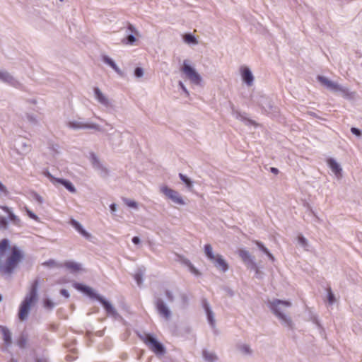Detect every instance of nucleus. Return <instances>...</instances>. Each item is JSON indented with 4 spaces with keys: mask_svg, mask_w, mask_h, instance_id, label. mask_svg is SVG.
Here are the masks:
<instances>
[{
    "mask_svg": "<svg viewBox=\"0 0 362 362\" xmlns=\"http://www.w3.org/2000/svg\"><path fill=\"white\" fill-rule=\"evenodd\" d=\"M23 257V251L16 245H11L8 239L0 241V273L11 275Z\"/></svg>",
    "mask_w": 362,
    "mask_h": 362,
    "instance_id": "nucleus-1",
    "label": "nucleus"
},
{
    "mask_svg": "<svg viewBox=\"0 0 362 362\" xmlns=\"http://www.w3.org/2000/svg\"><path fill=\"white\" fill-rule=\"evenodd\" d=\"M37 286L38 281L35 280L31 286L29 293L25 296L20 306L18 317L21 321H23L27 318L31 306L36 300Z\"/></svg>",
    "mask_w": 362,
    "mask_h": 362,
    "instance_id": "nucleus-2",
    "label": "nucleus"
},
{
    "mask_svg": "<svg viewBox=\"0 0 362 362\" xmlns=\"http://www.w3.org/2000/svg\"><path fill=\"white\" fill-rule=\"evenodd\" d=\"M74 287L80 291L86 293L87 296H88L90 298H95L98 300L100 303L103 305L104 309L107 312V314L112 315L113 316H116L117 315V311L115 309L112 307V305L107 301L105 299H104L103 297L95 294L93 291V290L87 286L83 285L81 284H76L74 285Z\"/></svg>",
    "mask_w": 362,
    "mask_h": 362,
    "instance_id": "nucleus-3",
    "label": "nucleus"
},
{
    "mask_svg": "<svg viewBox=\"0 0 362 362\" xmlns=\"http://www.w3.org/2000/svg\"><path fill=\"white\" fill-rule=\"evenodd\" d=\"M204 252L206 257L214 262L215 267L223 272H226L228 269V264L226 261L221 255H214L213 253L212 247L211 245L207 244L204 246Z\"/></svg>",
    "mask_w": 362,
    "mask_h": 362,
    "instance_id": "nucleus-4",
    "label": "nucleus"
},
{
    "mask_svg": "<svg viewBox=\"0 0 362 362\" xmlns=\"http://www.w3.org/2000/svg\"><path fill=\"white\" fill-rule=\"evenodd\" d=\"M144 342L148 349L156 355H163L165 352L164 346L152 335L148 334L143 338Z\"/></svg>",
    "mask_w": 362,
    "mask_h": 362,
    "instance_id": "nucleus-5",
    "label": "nucleus"
},
{
    "mask_svg": "<svg viewBox=\"0 0 362 362\" xmlns=\"http://www.w3.org/2000/svg\"><path fill=\"white\" fill-rule=\"evenodd\" d=\"M270 308L274 313L280 319L285 321L287 323H290V319L287 318L286 316L281 311V307H290L291 303L287 300H280L278 299L274 300L269 303Z\"/></svg>",
    "mask_w": 362,
    "mask_h": 362,
    "instance_id": "nucleus-6",
    "label": "nucleus"
},
{
    "mask_svg": "<svg viewBox=\"0 0 362 362\" xmlns=\"http://www.w3.org/2000/svg\"><path fill=\"white\" fill-rule=\"evenodd\" d=\"M181 71L191 81V83L196 85H199L201 83V76L194 70V68L187 64V61H184Z\"/></svg>",
    "mask_w": 362,
    "mask_h": 362,
    "instance_id": "nucleus-7",
    "label": "nucleus"
},
{
    "mask_svg": "<svg viewBox=\"0 0 362 362\" xmlns=\"http://www.w3.org/2000/svg\"><path fill=\"white\" fill-rule=\"evenodd\" d=\"M161 192L173 202L183 205L185 202L183 201L179 193L172 189L168 188L166 186L161 187Z\"/></svg>",
    "mask_w": 362,
    "mask_h": 362,
    "instance_id": "nucleus-8",
    "label": "nucleus"
},
{
    "mask_svg": "<svg viewBox=\"0 0 362 362\" xmlns=\"http://www.w3.org/2000/svg\"><path fill=\"white\" fill-rule=\"evenodd\" d=\"M240 72L243 80L247 83V86H252L254 77L249 68L246 66H242L240 68Z\"/></svg>",
    "mask_w": 362,
    "mask_h": 362,
    "instance_id": "nucleus-9",
    "label": "nucleus"
},
{
    "mask_svg": "<svg viewBox=\"0 0 362 362\" xmlns=\"http://www.w3.org/2000/svg\"><path fill=\"white\" fill-rule=\"evenodd\" d=\"M156 308L158 313L163 316L166 320L169 319L170 317V312L168 307L164 304V303L158 300L156 303Z\"/></svg>",
    "mask_w": 362,
    "mask_h": 362,
    "instance_id": "nucleus-10",
    "label": "nucleus"
},
{
    "mask_svg": "<svg viewBox=\"0 0 362 362\" xmlns=\"http://www.w3.org/2000/svg\"><path fill=\"white\" fill-rule=\"evenodd\" d=\"M318 81L324 86L334 90H341V88L337 83L329 81L327 78L319 76L317 77Z\"/></svg>",
    "mask_w": 362,
    "mask_h": 362,
    "instance_id": "nucleus-11",
    "label": "nucleus"
},
{
    "mask_svg": "<svg viewBox=\"0 0 362 362\" xmlns=\"http://www.w3.org/2000/svg\"><path fill=\"white\" fill-rule=\"evenodd\" d=\"M327 164L331 168L332 171L336 175L337 177L341 176V168L339 165L332 158L327 159Z\"/></svg>",
    "mask_w": 362,
    "mask_h": 362,
    "instance_id": "nucleus-12",
    "label": "nucleus"
},
{
    "mask_svg": "<svg viewBox=\"0 0 362 362\" xmlns=\"http://www.w3.org/2000/svg\"><path fill=\"white\" fill-rule=\"evenodd\" d=\"M238 255L245 264L255 265L250 253L245 250H239Z\"/></svg>",
    "mask_w": 362,
    "mask_h": 362,
    "instance_id": "nucleus-13",
    "label": "nucleus"
},
{
    "mask_svg": "<svg viewBox=\"0 0 362 362\" xmlns=\"http://www.w3.org/2000/svg\"><path fill=\"white\" fill-rule=\"evenodd\" d=\"M0 331L2 334L3 339L4 341L5 344L6 346H9L12 342L11 334L10 331L7 327L1 325L0 326Z\"/></svg>",
    "mask_w": 362,
    "mask_h": 362,
    "instance_id": "nucleus-14",
    "label": "nucleus"
},
{
    "mask_svg": "<svg viewBox=\"0 0 362 362\" xmlns=\"http://www.w3.org/2000/svg\"><path fill=\"white\" fill-rule=\"evenodd\" d=\"M62 267H64L71 272H78L81 269V266L80 264L73 262V261H66L61 264Z\"/></svg>",
    "mask_w": 362,
    "mask_h": 362,
    "instance_id": "nucleus-15",
    "label": "nucleus"
},
{
    "mask_svg": "<svg viewBox=\"0 0 362 362\" xmlns=\"http://www.w3.org/2000/svg\"><path fill=\"white\" fill-rule=\"evenodd\" d=\"M69 127L73 129H91L94 128L93 124L81 123L79 122H70L68 124Z\"/></svg>",
    "mask_w": 362,
    "mask_h": 362,
    "instance_id": "nucleus-16",
    "label": "nucleus"
},
{
    "mask_svg": "<svg viewBox=\"0 0 362 362\" xmlns=\"http://www.w3.org/2000/svg\"><path fill=\"white\" fill-rule=\"evenodd\" d=\"M70 223L71 226L74 227L83 236L86 238L90 237V234L82 228L81 225L77 221L71 219Z\"/></svg>",
    "mask_w": 362,
    "mask_h": 362,
    "instance_id": "nucleus-17",
    "label": "nucleus"
},
{
    "mask_svg": "<svg viewBox=\"0 0 362 362\" xmlns=\"http://www.w3.org/2000/svg\"><path fill=\"white\" fill-rule=\"evenodd\" d=\"M94 92L95 97L98 102H100L101 104L107 105H108V100L105 98V96L102 93V92L98 88H94Z\"/></svg>",
    "mask_w": 362,
    "mask_h": 362,
    "instance_id": "nucleus-18",
    "label": "nucleus"
},
{
    "mask_svg": "<svg viewBox=\"0 0 362 362\" xmlns=\"http://www.w3.org/2000/svg\"><path fill=\"white\" fill-rule=\"evenodd\" d=\"M54 180L63 185L69 192L72 193L76 192V189L71 182L61 178H54Z\"/></svg>",
    "mask_w": 362,
    "mask_h": 362,
    "instance_id": "nucleus-19",
    "label": "nucleus"
},
{
    "mask_svg": "<svg viewBox=\"0 0 362 362\" xmlns=\"http://www.w3.org/2000/svg\"><path fill=\"white\" fill-rule=\"evenodd\" d=\"M204 308L207 314V317L209 323L214 326V319L212 311L210 310L209 304L206 300L203 301Z\"/></svg>",
    "mask_w": 362,
    "mask_h": 362,
    "instance_id": "nucleus-20",
    "label": "nucleus"
},
{
    "mask_svg": "<svg viewBox=\"0 0 362 362\" xmlns=\"http://www.w3.org/2000/svg\"><path fill=\"white\" fill-rule=\"evenodd\" d=\"M0 208L8 214V217L11 221H13L16 224H19L21 221L20 219L11 211L8 207L6 206H0Z\"/></svg>",
    "mask_w": 362,
    "mask_h": 362,
    "instance_id": "nucleus-21",
    "label": "nucleus"
},
{
    "mask_svg": "<svg viewBox=\"0 0 362 362\" xmlns=\"http://www.w3.org/2000/svg\"><path fill=\"white\" fill-rule=\"evenodd\" d=\"M103 60L105 63L110 66L115 71L119 73L120 70L118 68V66L115 64L113 60H112L110 57L107 56H103Z\"/></svg>",
    "mask_w": 362,
    "mask_h": 362,
    "instance_id": "nucleus-22",
    "label": "nucleus"
},
{
    "mask_svg": "<svg viewBox=\"0 0 362 362\" xmlns=\"http://www.w3.org/2000/svg\"><path fill=\"white\" fill-rule=\"evenodd\" d=\"M203 356L208 362H214L217 359L216 356L214 353L207 351H203Z\"/></svg>",
    "mask_w": 362,
    "mask_h": 362,
    "instance_id": "nucleus-23",
    "label": "nucleus"
},
{
    "mask_svg": "<svg viewBox=\"0 0 362 362\" xmlns=\"http://www.w3.org/2000/svg\"><path fill=\"white\" fill-rule=\"evenodd\" d=\"M183 40L187 44H191V43L192 44H197L198 43V41L197 40L195 37L189 33L184 35Z\"/></svg>",
    "mask_w": 362,
    "mask_h": 362,
    "instance_id": "nucleus-24",
    "label": "nucleus"
},
{
    "mask_svg": "<svg viewBox=\"0 0 362 362\" xmlns=\"http://www.w3.org/2000/svg\"><path fill=\"white\" fill-rule=\"evenodd\" d=\"M255 243L263 252H264L271 259L274 260V258L273 255L269 252L267 248L265 247L262 243L257 240L255 241Z\"/></svg>",
    "mask_w": 362,
    "mask_h": 362,
    "instance_id": "nucleus-25",
    "label": "nucleus"
},
{
    "mask_svg": "<svg viewBox=\"0 0 362 362\" xmlns=\"http://www.w3.org/2000/svg\"><path fill=\"white\" fill-rule=\"evenodd\" d=\"M179 177L182 180V181L186 184L187 187H189V188L192 187V182L188 177H187L185 175H182V173L179 174Z\"/></svg>",
    "mask_w": 362,
    "mask_h": 362,
    "instance_id": "nucleus-26",
    "label": "nucleus"
},
{
    "mask_svg": "<svg viewBox=\"0 0 362 362\" xmlns=\"http://www.w3.org/2000/svg\"><path fill=\"white\" fill-rule=\"evenodd\" d=\"M18 345L19 347L23 349L27 345V339L26 337L22 336L19 338V339L18 340V342H17Z\"/></svg>",
    "mask_w": 362,
    "mask_h": 362,
    "instance_id": "nucleus-27",
    "label": "nucleus"
},
{
    "mask_svg": "<svg viewBox=\"0 0 362 362\" xmlns=\"http://www.w3.org/2000/svg\"><path fill=\"white\" fill-rule=\"evenodd\" d=\"M11 78V76L7 72L0 71V79L5 81H9Z\"/></svg>",
    "mask_w": 362,
    "mask_h": 362,
    "instance_id": "nucleus-28",
    "label": "nucleus"
},
{
    "mask_svg": "<svg viewBox=\"0 0 362 362\" xmlns=\"http://www.w3.org/2000/svg\"><path fill=\"white\" fill-rule=\"evenodd\" d=\"M25 211H26V213H27L28 216L30 218H32V219H33V220H35V221H38V217H37V215H35V214L33 211H31L29 209L25 208Z\"/></svg>",
    "mask_w": 362,
    "mask_h": 362,
    "instance_id": "nucleus-29",
    "label": "nucleus"
},
{
    "mask_svg": "<svg viewBox=\"0 0 362 362\" xmlns=\"http://www.w3.org/2000/svg\"><path fill=\"white\" fill-rule=\"evenodd\" d=\"M124 202H125V204L128 206L133 207V208H137V204L136 202H134L133 200H130V199H125Z\"/></svg>",
    "mask_w": 362,
    "mask_h": 362,
    "instance_id": "nucleus-30",
    "label": "nucleus"
},
{
    "mask_svg": "<svg viewBox=\"0 0 362 362\" xmlns=\"http://www.w3.org/2000/svg\"><path fill=\"white\" fill-rule=\"evenodd\" d=\"M189 271H190L193 274H194V275H196V276H199V275H200V272H199V271L196 267H194L193 264H192V265H190V267H189Z\"/></svg>",
    "mask_w": 362,
    "mask_h": 362,
    "instance_id": "nucleus-31",
    "label": "nucleus"
},
{
    "mask_svg": "<svg viewBox=\"0 0 362 362\" xmlns=\"http://www.w3.org/2000/svg\"><path fill=\"white\" fill-rule=\"evenodd\" d=\"M143 70L140 67H137L136 68L135 71H134V74L136 77H141L143 76Z\"/></svg>",
    "mask_w": 362,
    "mask_h": 362,
    "instance_id": "nucleus-32",
    "label": "nucleus"
},
{
    "mask_svg": "<svg viewBox=\"0 0 362 362\" xmlns=\"http://www.w3.org/2000/svg\"><path fill=\"white\" fill-rule=\"evenodd\" d=\"M6 226H7L6 220L3 217H0V228H6Z\"/></svg>",
    "mask_w": 362,
    "mask_h": 362,
    "instance_id": "nucleus-33",
    "label": "nucleus"
},
{
    "mask_svg": "<svg viewBox=\"0 0 362 362\" xmlns=\"http://www.w3.org/2000/svg\"><path fill=\"white\" fill-rule=\"evenodd\" d=\"M328 300H329V303H331V304L333 303L334 301V295L332 293L330 289H329V291H328Z\"/></svg>",
    "mask_w": 362,
    "mask_h": 362,
    "instance_id": "nucleus-34",
    "label": "nucleus"
},
{
    "mask_svg": "<svg viewBox=\"0 0 362 362\" xmlns=\"http://www.w3.org/2000/svg\"><path fill=\"white\" fill-rule=\"evenodd\" d=\"M351 132L354 134H355V135H356V136H361V132L358 129H357V128H356V127H351Z\"/></svg>",
    "mask_w": 362,
    "mask_h": 362,
    "instance_id": "nucleus-35",
    "label": "nucleus"
},
{
    "mask_svg": "<svg viewBox=\"0 0 362 362\" xmlns=\"http://www.w3.org/2000/svg\"><path fill=\"white\" fill-rule=\"evenodd\" d=\"M134 279L136 281L138 285H141V282H142V277H141V275L139 274H135L134 276Z\"/></svg>",
    "mask_w": 362,
    "mask_h": 362,
    "instance_id": "nucleus-36",
    "label": "nucleus"
},
{
    "mask_svg": "<svg viewBox=\"0 0 362 362\" xmlns=\"http://www.w3.org/2000/svg\"><path fill=\"white\" fill-rule=\"evenodd\" d=\"M241 350L245 353V354H249L250 353V348L247 345H243L241 346Z\"/></svg>",
    "mask_w": 362,
    "mask_h": 362,
    "instance_id": "nucleus-37",
    "label": "nucleus"
},
{
    "mask_svg": "<svg viewBox=\"0 0 362 362\" xmlns=\"http://www.w3.org/2000/svg\"><path fill=\"white\" fill-rule=\"evenodd\" d=\"M0 193H4L5 194H6L8 193V191H7L6 187L4 185H3L1 182H0Z\"/></svg>",
    "mask_w": 362,
    "mask_h": 362,
    "instance_id": "nucleus-38",
    "label": "nucleus"
},
{
    "mask_svg": "<svg viewBox=\"0 0 362 362\" xmlns=\"http://www.w3.org/2000/svg\"><path fill=\"white\" fill-rule=\"evenodd\" d=\"M127 40L130 44H132L136 40V38L133 35H130L127 37Z\"/></svg>",
    "mask_w": 362,
    "mask_h": 362,
    "instance_id": "nucleus-39",
    "label": "nucleus"
},
{
    "mask_svg": "<svg viewBox=\"0 0 362 362\" xmlns=\"http://www.w3.org/2000/svg\"><path fill=\"white\" fill-rule=\"evenodd\" d=\"M60 293L62 296H65L66 298H68L69 296L68 291L65 289H62Z\"/></svg>",
    "mask_w": 362,
    "mask_h": 362,
    "instance_id": "nucleus-40",
    "label": "nucleus"
},
{
    "mask_svg": "<svg viewBox=\"0 0 362 362\" xmlns=\"http://www.w3.org/2000/svg\"><path fill=\"white\" fill-rule=\"evenodd\" d=\"M132 242L134 244H139L140 243V239L139 237L135 236L132 238Z\"/></svg>",
    "mask_w": 362,
    "mask_h": 362,
    "instance_id": "nucleus-41",
    "label": "nucleus"
},
{
    "mask_svg": "<svg viewBox=\"0 0 362 362\" xmlns=\"http://www.w3.org/2000/svg\"><path fill=\"white\" fill-rule=\"evenodd\" d=\"M183 263L189 268L190 267V265H192V264L191 263V262L188 259H185L183 260Z\"/></svg>",
    "mask_w": 362,
    "mask_h": 362,
    "instance_id": "nucleus-42",
    "label": "nucleus"
},
{
    "mask_svg": "<svg viewBox=\"0 0 362 362\" xmlns=\"http://www.w3.org/2000/svg\"><path fill=\"white\" fill-rule=\"evenodd\" d=\"M45 305L49 308H52L53 306L52 303H51L49 300H47L45 302Z\"/></svg>",
    "mask_w": 362,
    "mask_h": 362,
    "instance_id": "nucleus-43",
    "label": "nucleus"
},
{
    "mask_svg": "<svg viewBox=\"0 0 362 362\" xmlns=\"http://www.w3.org/2000/svg\"><path fill=\"white\" fill-rule=\"evenodd\" d=\"M271 172L273 173L274 174H278L279 173V170L276 168H271Z\"/></svg>",
    "mask_w": 362,
    "mask_h": 362,
    "instance_id": "nucleus-44",
    "label": "nucleus"
},
{
    "mask_svg": "<svg viewBox=\"0 0 362 362\" xmlns=\"http://www.w3.org/2000/svg\"><path fill=\"white\" fill-rule=\"evenodd\" d=\"M179 84H180V87L182 88V89L185 93H187V90L186 88L185 87V86L183 85V83L180 81V82L179 83Z\"/></svg>",
    "mask_w": 362,
    "mask_h": 362,
    "instance_id": "nucleus-45",
    "label": "nucleus"
},
{
    "mask_svg": "<svg viewBox=\"0 0 362 362\" xmlns=\"http://www.w3.org/2000/svg\"><path fill=\"white\" fill-rule=\"evenodd\" d=\"M110 209L112 211H115L116 210V205L115 204H112L110 205Z\"/></svg>",
    "mask_w": 362,
    "mask_h": 362,
    "instance_id": "nucleus-46",
    "label": "nucleus"
},
{
    "mask_svg": "<svg viewBox=\"0 0 362 362\" xmlns=\"http://www.w3.org/2000/svg\"><path fill=\"white\" fill-rule=\"evenodd\" d=\"M166 295H167L168 298L170 300H172V299H173V297H172V296H171V294H170V293L169 291H167V292H166Z\"/></svg>",
    "mask_w": 362,
    "mask_h": 362,
    "instance_id": "nucleus-47",
    "label": "nucleus"
},
{
    "mask_svg": "<svg viewBox=\"0 0 362 362\" xmlns=\"http://www.w3.org/2000/svg\"><path fill=\"white\" fill-rule=\"evenodd\" d=\"M47 264H52V265H54L55 264V262L54 261H49L47 263Z\"/></svg>",
    "mask_w": 362,
    "mask_h": 362,
    "instance_id": "nucleus-48",
    "label": "nucleus"
},
{
    "mask_svg": "<svg viewBox=\"0 0 362 362\" xmlns=\"http://www.w3.org/2000/svg\"><path fill=\"white\" fill-rule=\"evenodd\" d=\"M9 362H18V361L12 358V359L10 360Z\"/></svg>",
    "mask_w": 362,
    "mask_h": 362,
    "instance_id": "nucleus-49",
    "label": "nucleus"
},
{
    "mask_svg": "<svg viewBox=\"0 0 362 362\" xmlns=\"http://www.w3.org/2000/svg\"><path fill=\"white\" fill-rule=\"evenodd\" d=\"M37 200H38L40 202H42V198H41V197L37 198Z\"/></svg>",
    "mask_w": 362,
    "mask_h": 362,
    "instance_id": "nucleus-50",
    "label": "nucleus"
},
{
    "mask_svg": "<svg viewBox=\"0 0 362 362\" xmlns=\"http://www.w3.org/2000/svg\"><path fill=\"white\" fill-rule=\"evenodd\" d=\"M37 362H46L45 361L37 360Z\"/></svg>",
    "mask_w": 362,
    "mask_h": 362,
    "instance_id": "nucleus-51",
    "label": "nucleus"
},
{
    "mask_svg": "<svg viewBox=\"0 0 362 362\" xmlns=\"http://www.w3.org/2000/svg\"><path fill=\"white\" fill-rule=\"evenodd\" d=\"M300 240H301V241H304L305 240H304V238H300Z\"/></svg>",
    "mask_w": 362,
    "mask_h": 362,
    "instance_id": "nucleus-52",
    "label": "nucleus"
},
{
    "mask_svg": "<svg viewBox=\"0 0 362 362\" xmlns=\"http://www.w3.org/2000/svg\"><path fill=\"white\" fill-rule=\"evenodd\" d=\"M1 299H2V298H1V296L0 295V302L1 301Z\"/></svg>",
    "mask_w": 362,
    "mask_h": 362,
    "instance_id": "nucleus-53",
    "label": "nucleus"
}]
</instances>
